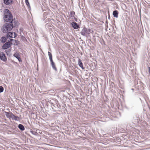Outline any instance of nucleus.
Listing matches in <instances>:
<instances>
[{
  "mask_svg": "<svg viewBox=\"0 0 150 150\" xmlns=\"http://www.w3.org/2000/svg\"><path fill=\"white\" fill-rule=\"evenodd\" d=\"M4 19L5 22L13 23V17L9 10L6 9L4 10Z\"/></svg>",
  "mask_w": 150,
  "mask_h": 150,
  "instance_id": "nucleus-1",
  "label": "nucleus"
},
{
  "mask_svg": "<svg viewBox=\"0 0 150 150\" xmlns=\"http://www.w3.org/2000/svg\"><path fill=\"white\" fill-rule=\"evenodd\" d=\"M13 27V23H6L2 26L1 30L3 33H6L11 31Z\"/></svg>",
  "mask_w": 150,
  "mask_h": 150,
  "instance_id": "nucleus-2",
  "label": "nucleus"
},
{
  "mask_svg": "<svg viewBox=\"0 0 150 150\" xmlns=\"http://www.w3.org/2000/svg\"><path fill=\"white\" fill-rule=\"evenodd\" d=\"M14 40L13 39H10L8 40V41L6 42L3 45L2 47V48L4 50H6L10 47L12 44V42Z\"/></svg>",
  "mask_w": 150,
  "mask_h": 150,
  "instance_id": "nucleus-3",
  "label": "nucleus"
},
{
  "mask_svg": "<svg viewBox=\"0 0 150 150\" xmlns=\"http://www.w3.org/2000/svg\"><path fill=\"white\" fill-rule=\"evenodd\" d=\"M80 33L83 36L86 37H87L88 35L90 34V33L88 32V29L85 27L83 28L80 32Z\"/></svg>",
  "mask_w": 150,
  "mask_h": 150,
  "instance_id": "nucleus-4",
  "label": "nucleus"
},
{
  "mask_svg": "<svg viewBox=\"0 0 150 150\" xmlns=\"http://www.w3.org/2000/svg\"><path fill=\"white\" fill-rule=\"evenodd\" d=\"M0 59L3 61L6 62L7 60L5 54L3 52H0Z\"/></svg>",
  "mask_w": 150,
  "mask_h": 150,
  "instance_id": "nucleus-5",
  "label": "nucleus"
},
{
  "mask_svg": "<svg viewBox=\"0 0 150 150\" xmlns=\"http://www.w3.org/2000/svg\"><path fill=\"white\" fill-rule=\"evenodd\" d=\"M72 27L74 29H77L80 28V26L76 23L73 21L71 23Z\"/></svg>",
  "mask_w": 150,
  "mask_h": 150,
  "instance_id": "nucleus-6",
  "label": "nucleus"
},
{
  "mask_svg": "<svg viewBox=\"0 0 150 150\" xmlns=\"http://www.w3.org/2000/svg\"><path fill=\"white\" fill-rule=\"evenodd\" d=\"M4 113L6 117L10 119L11 118L12 119L13 116V114L12 112L5 111Z\"/></svg>",
  "mask_w": 150,
  "mask_h": 150,
  "instance_id": "nucleus-7",
  "label": "nucleus"
},
{
  "mask_svg": "<svg viewBox=\"0 0 150 150\" xmlns=\"http://www.w3.org/2000/svg\"><path fill=\"white\" fill-rule=\"evenodd\" d=\"M13 32H8L7 34L6 38H13Z\"/></svg>",
  "mask_w": 150,
  "mask_h": 150,
  "instance_id": "nucleus-8",
  "label": "nucleus"
},
{
  "mask_svg": "<svg viewBox=\"0 0 150 150\" xmlns=\"http://www.w3.org/2000/svg\"><path fill=\"white\" fill-rule=\"evenodd\" d=\"M13 56L14 57L16 58L19 62L22 61V60L20 58V56L18 53H15L13 54Z\"/></svg>",
  "mask_w": 150,
  "mask_h": 150,
  "instance_id": "nucleus-9",
  "label": "nucleus"
},
{
  "mask_svg": "<svg viewBox=\"0 0 150 150\" xmlns=\"http://www.w3.org/2000/svg\"><path fill=\"white\" fill-rule=\"evenodd\" d=\"M50 62V63L53 69L54 70L56 71H57V69L56 67L55 63L53 62V61H52Z\"/></svg>",
  "mask_w": 150,
  "mask_h": 150,
  "instance_id": "nucleus-10",
  "label": "nucleus"
},
{
  "mask_svg": "<svg viewBox=\"0 0 150 150\" xmlns=\"http://www.w3.org/2000/svg\"><path fill=\"white\" fill-rule=\"evenodd\" d=\"M78 64L79 66L81 68L83 69H84V67H83V63L81 62V61L80 59H78Z\"/></svg>",
  "mask_w": 150,
  "mask_h": 150,
  "instance_id": "nucleus-11",
  "label": "nucleus"
},
{
  "mask_svg": "<svg viewBox=\"0 0 150 150\" xmlns=\"http://www.w3.org/2000/svg\"><path fill=\"white\" fill-rule=\"evenodd\" d=\"M4 4L6 5H8L11 4L13 2L12 0H3Z\"/></svg>",
  "mask_w": 150,
  "mask_h": 150,
  "instance_id": "nucleus-12",
  "label": "nucleus"
},
{
  "mask_svg": "<svg viewBox=\"0 0 150 150\" xmlns=\"http://www.w3.org/2000/svg\"><path fill=\"white\" fill-rule=\"evenodd\" d=\"M118 12L117 10L113 11L112 15L114 17L117 18L118 17Z\"/></svg>",
  "mask_w": 150,
  "mask_h": 150,
  "instance_id": "nucleus-13",
  "label": "nucleus"
},
{
  "mask_svg": "<svg viewBox=\"0 0 150 150\" xmlns=\"http://www.w3.org/2000/svg\"><path fill=\"white\" fill-rule=\"evenodd\" d=\"M18 127L22 131H24L25 129L24 126L21 124H19L18 125Z\"/></svg>",
  "mask_w": 150,
  "mask_h": 150,
  "instance_id": "nucleus-14",
  "label": "nucleus"
},
{
  "mask_svg": "<svg viewBox=\"0 0 150 150\" xmlns=\"http://www.w3.org/2000/svg\"><path fill=\"white\" fill-rule=\"evenodd\" d=\"M7 38L6 37L4 36L2 37L0 39L1 42L3 43H4L6 42Z\"/></svg>",
  "mask_w": 150,
  "mask_h": 150,
  "instance_id": "nucleus-15",
  "label": "nucleus"
},
{
  "mask_svg": "<svg viewBox=\"0 0 150 150\" xmlns=\"http://www.w3.org/2000/svg\"><path fill=\"white\" fill-rule=\"evenodd\" d=\"M12 119L13 120H15L16 121H18L19 120L20 118L18 116H16L13 114V116Z\"/></svg>",
  "mask_w": 150,
  "mask_h": 150,
  "instance_id": "nucleus-16",
  "label": "nucleus"
},
{
  "mask_svg": "<svg viewBox=\"0 0 150 150\" xmlns=\"http://www.w3.org/2000/svg\"><path fill=\"white\" fill-rule=\"evenodd\" d=\"M48 53L50 62L53 61V60L52 59V54L50 52H48Z\"/></svg>",
  "mask_w": 150,
  "mask_h": 150,
  "instance_id": "nucleus-17",
  "label": "nucleus"
},
{
  "mask_svg": "<svg viewBox=\"0 0 150 150\" xmlns=\"http://www.w3.org/2000/svg\"><path fill=\"white\" fill-rule=\"evenodd\" d=\"M70 15L71 16V17H72V19L73 18V17H74V15H75V12L74 11H72L70 12Z\"/></svg>",
  "mask_w": 150,
  "mask_h": 150,
  "instance_id": "nucleus-18",
  "label": "nucleus"
},
{
  "mask_svg": "<svg viewBox=\"0 0 150 150\" xmlns=\"http://www.w3.org/2000/svg\"><path fill=\"white\" fill-rule=\"evenodd\" d=\"M30 132H31V133L32 134L34 135H35V136H37L38 135V133H37V132H36V131H33V130H31L30 131Z\"/></svg>",
  "mask_w": 150,
  "mask_h": 150,
  "instance_id": "nucleus-19",
  "label": "nucleus"
},
{
  "mask_svg": "<svg viewBox=\"0 0 150 150\" xmlns=\"http://www.w3.org/2000/svg\"><path fill=\"white\" fill-rule=\"evenodd\" d=\"M14 41V43L13 44H13L14 45H17L18 44V40H14L12 41L13 42V43Z\"/></svg>",
  "mask_w": 150,
  "mask_h": 150,
  "instance_id": "nucleus-20",
  "label": "nucleus"
},
{
  "mask_svg": "<svg viewBox=\"0 0 150 150\" xmlns=\"http://www.w3.org/2000/svg\"><path fill=\"white\" fill-rule=\"evenodd\" d=\"M4 90V88L1 86H0V93L2 92Z\"/></svg>",
  "mask_w": 150,
  "mask_h": 150,
  "instance_id": "nucleus-21",
  "label": "nucleus"
},
{
  "mask_svg": "<svg viewBox=\"0 0 150 150\" xmlns=\"http://www.w3.org/2000/svg\"><path fill=\"white\" fill-rule=\"evenodd\" d=\"M14 23H15V26H14V27L16 25H18L19 23H18V22L17 21H16V20L15 21H14Z\"/></svg>",
  "mask_w": 150,
  "mask_h": 150,
  "instance_id": "nucleus-22",
  "label": "nucleus"
},
{
  "mask_svg": "<svg viewBox=\"0 0 150 150\" xmlns=\"http://www.w3.org/2000/svg\"><path fill=\"white\" fill-rule=\"evenodd\" d=\"M25 3H26V5L28 6H30L29 3V2H28V0H25Z\"/></svg>",
  "mask_w": 150,
  "mask_h": 150,
  "instance_id": "nucleus-23",
  "label": "nucleus"
},
{
  "mask_svg": "<svg viewBox=\"0 0 150 150\" xmlns=\"http://www.w3.org/2000/svg\"><path fill=\"white\" fill-rule=\"evenodd\" d=\"M88 30V32H89L90 33H93V31L90 28Z\"/></svg>",
  "mask_w": 150,
  "mask_h": 150,
  "instance_id": "nucleus-24",
  "label": "nucleus"
},
{
  "mask_svg": "<svg viewBox=\"0 0 150 150\" xmlns=\"http://www.w3.org/2000/svg\"><path fill=\"white\" fill-rule=\"evenodd\" d=\"M74 18V20L76 22H77L78 21V19L77 18H75V17H73V18Z\"/></svg>",
  "mask_w": 150,
  "mask_h": 150,
  "instance_id": "nucleus-25",
  "label": "nucleus"
},
{
  "mask_svg": "<svg viewBox=\"0 0 150 150\" xmlns=\"http://www.w3.org/2000/svg\"><path fill=\"white\" fill-rule=\"evenodd\" d=\"M13 33L14 34V36H13V38H15L17 36V34L15 32H13Z\"/></svg>",
  "mask_w": 150,
  "mask_h": 150,
  "instance_id": "nucleus-26",
  "label": "nucleus"
},
{
  "mask_svg": "<svg viewBox=\"0 0 150 150\" xmlns=\"http://www.w3.org/2000/svg\"><path fill=\"white\" fill-rule=\"evenodd\" d=\"M5 52H6V53L7 54V55H8V54H7V52H8V51H7V50H6L5 51Z\"/></svg>",
  "mask_w": 150,
  "mask_h": 150,
  "instance_id": "nucleus-27",
  "label": "nucleus"
},
{
  "mask_svg": "<svg viewBox=\"0 0 150 150\" xmlns=\"http://www.w3.org/2000/svg\"><path fill=\"white\" fill-rule=\"evenodd\" d=\"M106 24H108V22L107 21H106Z\"/></svg>",
  "mask_w": 150,
  "mask_h": 150,
  "instance_id": "nucleus-28",
  "label": "nucleus"
},
{
  "mask_svg": "<svg viewBox=\"0 0 150 150\" xmlns=\"http://www.w3.org/2000/svg\"><path fill=\"white\" fill-rule=\"evenodd\" d=\"M110 16L109 15V16H108V19H110Z\"/></svg>",
  "mask_w": 150,
  "mask_h": 150,
  "instance_id": "nucleus-29",
  "label": "nucleus"
},
{
  "mask_svg": "<svg viewBox=\"0 0 150 150\" xmlns=\"http://www.w3.org/2000/svg\"><path fill=\"white\" fill-rule=\"evenodd\" d=\"M109 1H112L113 0H109Z\"/></svg>",
  "mask_w": 150,
  "mask_h": 150,
  "instance_id": "nucleus-30",
  "label": "nucleus"
},
{
  "mask_svg": "<svg viewBox=\"0 0 150 150\" xmlns=\"http://www.w3.org/2000/svg\"><path fill=\"white\" fill-rule=\"evenodd\" d=\"M132 90H134L133 89V88H132Z\"/></svg>",
  "mask_w": 150,
  "mask_h": 150,
  "instance_id": "nucleus-31",
  "label": "nucleus"
}]
</instances>
